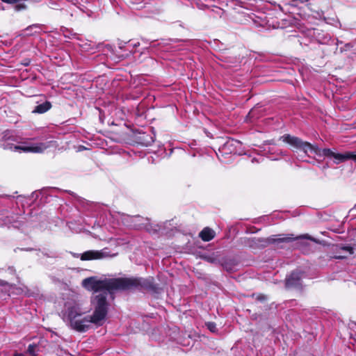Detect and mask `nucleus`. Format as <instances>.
Here are the masks:
<instances>
[{"label":"nucleus","instance_id":"14","mask_svg":"<svg viewBox=\"0 0 356 356\" xmlns=\"http://www.w3.org/2000/svg\"><path fill=\"white\" fill-rule=\"evenodd\" d=\"M353 47V45L351 43H346L343 47H341L340 51L343 52L345 51H348Z\"/></svg>","mask_w":356,"mask_h":356},{"label":"nucleus","instance_id":"18","mask_svg":"<svg viewBox=\"0 0 356 356\" xmlns=\"http://www.w3.org/2000/svg\"><path fill=\"white\" fill-rule=\"evenodd\" d=\"M343 250L348 251L350 254H353V248L351 247H343Z\"/></svg>","mask_w":356,"mask_h":356},{"label":"nucleus","instance_id":"22","mask_svg":"<svg viewBox=\"0 0 356 356\" xmlns=\"http://www.w3.org/2000/svg\"><path fill=\"white\" fill-rule=\"evenodd\" d=\"M259 299L261 300H264L265 298H264V296H262L261 298L259 297Z\"/></svg>","mask_w":356,"mask_h":356},{"label":"nucleus","instance_id":"3","mask_svg":"<svg viewBox=\"0 0 356 356\" xmlns=\"http://www.w3.org/2000/svg\"><path fill=\"white\" fill-rule=\"evenodd\" d=\"M280 139L282 140L283 142L289 144L294 149L302 151L305 154L311 152L319 156H326L333 159L335 164H339L350 159L348 152L341 154L337 153L328 148L320 149L308 142L303 141L300 138L292 136L289 134L281 136Z\"/></svg>","mask_w":356,"mask_h":356},{"label":"nucleus","instance_id":"13","mask_svg":"<svg viewBox=\"0 0 356 356\" xmlns=\"http://www.w3.org/2000/svg\"><path fill=\"white\" fill-rule=\"evenodd\" d=\"M205 326L213 333H216L218 331L216 324L213 322H207L205 323Z\"/></svg>","mask_w":356,"mask_h":356},{"label":"nucleus","instance_id":"20","mask_svg":"<svg viewBox=\"0 0 356 356\" xmlns=\"http://www.w3.org/2000/svg\"><path fill=\"white\" fill-rule=\"evenodd\" d=\"M7 284V282H6L3 281V280H0V284H1V285H4V284Z\"/></svg>","mask_w":356,"mask_h":356},{"label":"nucleus","instance_id":"16","mask_svg":"<svg viewBox=\"0 0 356 356\" xmlns=\"http://www.w3.org/2000/svg\"><path fill=\"white\" fill-rule=\"evenodd\" d=\"M33 29H40V26L39 24H33L26 28V31L33 30Z\"/></svg>","mask_w":356,"mask_h":356},{"label":"nucleus","instance_id":"8","mask_svg":"<svg viewBox=\"0 0 356 356\" xmlns=\"http://www.w3.org/2000/svg\"><path fill=\"white\" fill-rule=\"evenodd\" d=\"M106 257L105 252L99 250H88L83 252L81 256V260L100 259Z\"/></svg>","mask_w":356,"mask_h":356},{"label":"nucleus","instance_id":"2","mask_svg":"<svg viewBox=\"0 0 356 356\" xmlns=\"http://www.w3.org/2000/svg\"><path fill=\"white\" fill-rule=\"evenodd\" d=\"M141 284L139 279L132 278H111L98 280L96 277H90L83 280L82 286L94 293L106 291H120L130 289Z\"/></svg>","mask_w":356,"mask_h":356},{"label":"nucleus","instance_id":"11","mask_svg":"<svg viewBox=\"0 0 356 356\" xmlns=\"http://www.w3.org/2000/svg\"><path fill=\"white\" fill-rule=\"evenodd\" d=\"M314 35L316 40L321 44H326L330 40V36L328 34H325L319 30L314 31Z\"/></svg>","mask_w":356,"mask_h":356},{"label":"nucleus","instance_id":"19","mask_svg":"<svg viewBox=\"0 0 356 356\" xmlns=\"http://www.w3.org/2000/svg\"><path fill=\"white\" fill-rule=\"evenodd\" d=\"M8 270L10 274H14L15 272V270L13 267H9Z\"/></svg>","mask_w":356,"mask_h":356},{"label":"nucleus","instance_id":"24","mask_svg":"<svg viewBox=\"0 0 356 356\" xmlns=\"http://www.w3.org/2000/svg\"><path fill=\"white\" fill-rule=\"evenodd\" d=\"M341 43H342V42H341V41H337V44H341Z\"/></svg>","mask_w":356,"mask_h":356},{"label":"nucleus","instance_id":"25","mask_svg":"<svg viewBox=\"0 0 356 356\" xmlns=\"http://www.w3.org/2000/svg\"><path fill=\"white\" fill-rule=\"evenodd\" d=\"M355 325H356V323H355Z\"/></svg>","mask_w":356,"mask_h":356},{"label":"nucleus","instance_id":"7","mask_svg":"<svg viewBox=\"0 0 356 356\" xmlns=\"http://www.w3.org/2000/svg\"><path fill=\"white\" fill-rule=\"evenodd\" d=\"M302 277V272L300 270H294L286 278V286L287 288H300Z\"/></svg>","mask_w":356,"mask_h":356},{"label":"nucleus","instance_id":"21","mask_svg":"<svg viewBox=\"0 0 356 356\" xmlns=\"http://www.w3.org/2000/svg\"><path fill=\"white\" fill-rule=\"evenodd\" d=\"M14 356H24L22 353H16L14 355Z\"/></svg>","mask_w":356,"mask_h":356},{"label":"nucleus","instance_id":"23","mask_svg":"<svg viewBox=\"0 0 356 356\" xmlns=\"http://www.w3.org/2000/svg\"><path fill=\"white\" fill-rule=\"evenodd\" d=\"M327 167H328L327 165H325V166H323V170H325V169L327 168Z\"/></svg>","mask_w":356,"mask_h":356},{"label":"nucleus","instance_id":"17","mask_svg":"<svg viewBox=\"0 0 356 356\" xmlns=\"http://www.w3.org/2000/svg\"><path fill=\"white\" fill-rule=\"evenodd\" d=\"M348 153L350 154V159H353L356 162V154L350 152H348Z\"/></svg>","mask_w":356,"mask_h":356},{"label":"nucleus","instance_id":"15","mask_svg":"<svg viewBox=\"0 0 356 356\" xmlns=\"http://www.w3.org/2000/svg\"><path fill=\"white\" fill-rule=\"evenodd\" d=\"M206 261H207L209 263H216L217 261L216 258L211 257V256H206L204 257Z\"/></svg>","mask_w":356,"mask_h":356},{"label":"nucleus","instance_id":"6","mask_svg":"<svg viewBox=\"0 0 356 356\" xmlns=\"http://www.w3.org/2000/svg\"><path fill=\"white\" fill-rule=\"evenodd\" d=\"M298 239H308V240H310L315 243H318V241L316 238H313L312 236H311L310 235H309L307 234H302V235H300L296 237H293V234L273 235V236H271L270 237L268 238L267 241L268 243H270V244H280L282 243H288V242H291V241H293L295 240H298Z\"/></svg>","mask_w":356,"mask_h":356},{"label":"nucleus","instance_id":"9","mask_svg":"<svg viewBox=\"0 0 356 356\" xmlns=\"http://www.w3.org/2000/svg\"><path fill=\"white\" fill-rule=\"evenodd\" d=\"M51 108V104L49 102L46 101L40 104L35 106L33 110L32 111V113L38 114L44 113L47 111H48Z\"/></svg>","mask_w":356,"mask_h":356},{"label":"nucleus","instance_id":"12","mask_svg":"<svg viewBox=\"0 0 356 356\" xmlns=\"http://www.w3.org/2000/svg\"><path fill=\"white\" fill-rule=\"evenodd\" d=\"M40 351V347L39 344L31 343L29 344L27 348V353L31 356H38V353Z\"/></svg>","mask_w":356,"mask_h":356},{"label":"nucleus","instance_id":"5","mask_svg":"<svg viewBox=\"0 0 356 356\" xmlns=\"http://www.w3.org/2000/svg\"><path fill=\"white\" fill-rule=\"evenodd\" d=\"M3 138L4 141L1 145L3 147V149H10L13 152L23 151L25 152L41 153L47 148L50 147L53 143L52 141H49L47 143H40L35 144L24 143L19 145H15L12 143L13 141H15L14 136L10 131L6 132Z\"/></svg>","mask_w":356,"mask_h":356},{"label":"nucleus","instance_id":"1","mask_svg":"<svg viewBox=\"0 0 356 356\" xmlns=\"http://www.w3.org/2000/svg\"><path fill=\"white\" fill-rule=\"evenodd\" d=\"M80 302L70 301L65 304L62 311V318L72 329L79 332L88 331L93 324L90 315H86Z\"/></svg>","mask_w":356,"mask_h":356},{"label":"nucleus","instance_id":"10","mask_svg":"<svg viewBox=\"0 0 356 356\" xmlns=\"http://www.w3.org/2000/svg\"><path fill=\"white\" fill-rule=\"evenodd\" d=\"M199 236L204 241H209L214 238L215 232L213 229L205 227L200 232Z\"/></svg>","mask_w":356,"mask_h":356},{"label":"nucleus","instance_id":"4","mask_svg":"<svg viewBox=\"0 0 356 356\" xmlns=\"http://www.w3.org/2000/svg\"><path fill=\"white\" fill-rule=\"evenodd\" d=\"M115 291L104 290L93 293L90 300L93 313L90 316L94 325L100 326L104 323L109 309V300L113 299Z\"/></svg>","mask_w":356,"mask_h":356}]
</instances>
